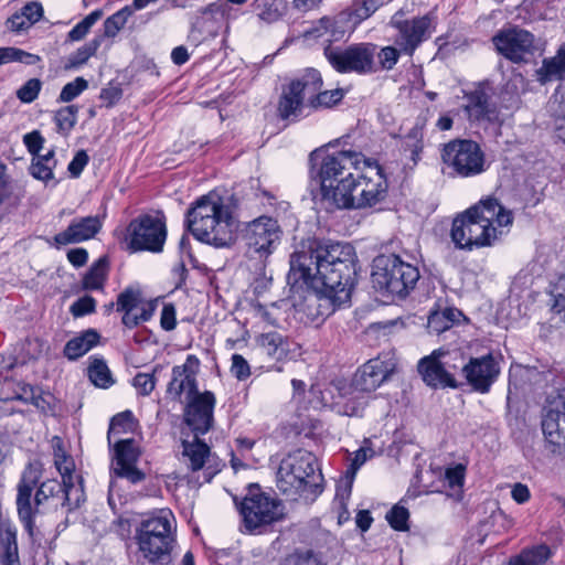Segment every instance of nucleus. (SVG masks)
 <instances>
[{"instance_id":"f257e3e1","label":"nucleus","mask_w":565,"mask_h":565,"mask_svg":"<svg viewBox=\"0 0 565 565\" xmlns=\"http://www.w3.org/2000/svg\"><path fill=\"white\" fill-rule=\"evenodd\" d=\"M41 477V462H29L17 484L18 518L31 540H34L38 532L35 525L38 514L57 512L58 510L68 514L79 509L86 501L83 477H77V483L57 479L40 481Z\"/></svg>"},{"instance_id":"f03ea898","label":"nucleus","mask_w":565,"mask_h":565,"mask_svg":"<svg viewBox=\"0 0 565 565\" xmlns=\"http://www.w3.org/2000/svg\"><path fill=\"white\" fill-rule=\"evenodd\" d=\"M512 221V213L497 198L487 196L454 218L451 242L456 248L469 252L491 246L497 238L494 224L507 226Z\"/></svg>"},{"instance_id":"7ed1b4c3","label":"nucleus","mask_w":565,"mask_h":565,"mask_svg":"<svg viewBox=\"0 0 565 565\" xmlns=\"http://www.w3.org/2000/svg\"><path fill=\"white\" fill-rule=\"evenodd\" d=\"M184 225L199 242L215 248L231 247L236 242L232 213L215 192H209L191 204Z\"/></svg>"},{"instance_id":"20e7f679","label":"nucleus","mask_w":565,"mask_h":565,"mask_svg":"<svg viewBox=\"0 0 565 565\" xmlns=\"http://www.w3.org/2000/svg\"><path fill=\"white\" fill-rule=\"evenodd\" d=\"M322 482L316 456L303 449L289 454L277 470V488L292 501H313L323 491Z\"/></svg>"},{"instance_id":"39448f33","label":"nucleus","mask_w":565,"mask_h":565,"mask_svg":"<svg viewBox=\"0 0 565 565\" xmlns=\"http://www.w3.org/2000/svg\"><path fill=\"white\" fill-rule=\"evenodd\" d=\"M332 143L315 149L309 154L311 185H317V194L312 191L313 199L319 196L328 207L337 209L340 204L339 192H332V184L335 177L347 174V170H355L359 162V153L351 150L329 152Z\"/></svg>"},{"instance_id":"423d86ee","label":"nucleus","mask_w":565,"mask_h":565,"mask_svg":"<svg viewBox=\"0 0 565 565\" xmlns=\"http://www.w3.org/2000/svg\"><path fill=\"white\" fill-rule=\"evenodd\" d=\"M356 256L355 248L349 243L308 238L290 255V279L294 285H298L299 281L306 284V279L311 277L312 267H320L319 263L333 265L347 258L354 259Z\"/></svg>"},{"instance_id":"0eeeda50","label":"nucleus","mask_w":565,"mask_h":565,"mask_svg":"<svg viewBox=\"0 0 565 565\" xmlns=\"http://www.w3.org/2000/svg\"><path fill=\"white\" fill-rule=\"evenodd\" d=\"M419 278L418 267L397 254H381L372 262L371 280L383 296L404 300L415 289Z\"/></svg>"},{"instance_id":"6e6552de","label":"nucleus","mask_w":565,"mask_h":565,"mask_svg":"<svg viewBox=\"0 0 565 565\" xmlns=\"http://www.w3.org/2000/svg\"><path fill=\"white\" fill-rule=\"evenodd\" d=\"M290 270L287 274V284L292 297H298L297 307L303 312L307 321L316 326L321 324L326 318L331 316L335 310L350 306L351 299L344 290L338 292L332 291L328 287L320 284H311L306 281L294 285L290 279Z\"/></svg>"},{"instance_id":"1a4fd4ad","label":"nucleus","mask_w":565,"mask_h":565,"mask_svg":"<svg viewBox=\"0 0 565 565\" xmlns=\"http://www.w3.org/2000/svg\"><path fill=\"white\" fill-rule=\"evenodd\" d=\"M239 513L246 531L250 534H262L285 516V507L276 497L262 490L259 484L250 483L247 492L239 503Z\"/></svg>"},{"instance_id":"9d476101","label":"nucleus","mask_w":565,"mask_h":565,"mask_svg":"<svg viewBox=\"0 0 565 565\" xmlns=\"http://www.w3.org/2000/svg\"><path fill=\"white\" fill-rule=\"evenodd\" d=\"M127 232V248L131 253H160L167 239L166 216L162 212L139 215L129 223Z\"/></svg>"},{"instance_id":"9b49d317","label":"nucleus","mask_w":565,"mask_h":565,"mask_svg":"<svg viewBox=\"0 0 565 565\" xmlns=\"http://www.w3.org/2000/svg\"><path fill=\"white\" fill-rule=\"evenodd\" d=\"M323 54L332 68L341 74L363 75L376 71L374 63L376 45L373 43H356L345 47L327 45Z\"/></svg>"},{"instance_id":"f8f14e48","label":"nucleus","mask_w":565,"mask_h":565,"mask_svg":"<svg viewBox=\"0 0 565 565\" xmlns=\"http://www.w3.org/2000/svg\"><path fill=\"white\" fill-rule=\"evenodd\" d=\"M441 158L461 178L475 177L484 171V154L473 140L462 139L446 143Z\"/></svg>"},{"instance_id":"ddd939ff","label":"nucleus","mask_w":565,"mask_h":565,"mask_svg":"<svg viewBox=\"0 0 565 565\" xmlns=\"http://www.w3.org/2000/svg\"><path fill=\"white\" fill-rule=\"evenodd\" d=\"M374 167L375 178H356L353 191L340 196V204L337 209L373 207L386 199L388 183L384 169L377 162L374 163Z\"/></svg>"},{"instance_id":"4468645a","label":"nucleus","mask_w":565,"mask_h":565,"mask_svg":"<svg viewBox=\"0 0 565 565\" xmlns=\"http://www.w3.org/2000/svg\"><path fill=\"white\" fill-rule=\"evenodd\" d=\"M491 41L495 51L514 64L529 63L537 52L535 35L518 25L499 30Z\"/></svg>"},{"instance_id":"2eb2a0df","label":"nucleus","mask_w":565,"mask_h":565,"mask_svg":"<svg viewBox=\"0 0 565 565\" xmlns=\"http://www.w3.org/2000/svg\"><path fill=\"white\" fill-rule=\"evenodd\" d=\"M315 81L310 78V67L281 86L277 113L282 120H298L305 106L309 107L310 93H313Z\"/></svg>"},{"instance_id":"dca6fc26","label":"nucleus","mask_w":565,"mask_h":565,"mask_svg":"<svg viewBox=\"0 0 565 565\" xmlns=\"http://www.w3.org/2000/svg\"><path fill=\"white\" fill-rule=\"evenodd\" d=\"M319 265L320 267H312L311 277L306 281L320 284L335 292L344 290L351 299L361 270L358 256L354 259L347 258L344 262L333 265H323V263H319Z\"/></svg>"},{"instance_id":"f3484780","label":"nucleus","mask_w":565,"mask_h":565,"mask_svg":"<svg viewBox=\"0 0 565 565\" xmlns=\"http://www.w3.org/2000/svg\"><path fill=\"white\" fill-rule=\"evenodd\" d=\"M243 237L249 252L267 258L280 244L282 230L276 218L262 215L246 224Z\"/></svg>"},{"instance_id":"a211bd4d","label":"nucleus","mask_w":565,"mask_h":565,"mask_svg":"<svg viewBox=\"0 0 565 565\" xmlns=\"http://www.w3.org/2000/svg\"><path fill=\"white\" fill-rule=\"evenodd\" d=\"M500 375V364L492 353L478 358H468L463 369V384L469 385L475 392L487 394Z\"/></svg>"},{"instance_id":"6ab92c4d","label":"nucleus","mask_w":565,"mask_h":565,"mask_svg":"<svg viewBox=\"0 0 565 565\" xmlns=\"http://www.w3.org/2000/svg\"><path fill=\"white\" fill-rule=\"evenodd\" d=\"M214 406L215 396L210 391L188 401L184 408V423L195 437L205 435L212 428Z\"/></svg>"},{"instance_id":"aec40b11","label":"nucleus","mask_w":565,"mask_h":565,"mask_svg":"<svg viewBox=\"0 0 565 565\" xmlns=\"http://www.w3.org/2000/svg\"><path fill=\"white\" fill-rule=\"evenodd\" d=\"M174 518L170 511L160 510L142 520L136 529L135 541L148 550L151 537L177 543L174 534Z\"/></svg>"},{"instance_id":"412c9836","label":"nucleus","mask_w":565,"mask_h":565,"mask_svg":"<svg viewBox=\"0 0 565 565\" xmlns=\"http://www.w3.org/2000/svg\"><path fill=\"white\" fill-rule=\"evenodd\" d=\"M403 13L396 12L391 24L398 31L395 43L405 54L412 55L416 47L424 41L425 34L430 25L428 15L415 18L413 20H402Z\"/></svg>"},{"instance_id":"4be33fe9","label":"nucleus","mask_w":565,"mask_h":565,"mask_svg":"<svg viewBox=\"0 0 565 565\" xmlns=\"http://www.w3.org/2000/svg\"><path fill=\"white\" fill-rule=\"evenodd\" d=\"M394 370L395 365L391 361L380 358L371 359L354 374L352 387L358 392H373L392 375Z\"/></svg>"},{"instance_id":"5701e85b","label":"nucleus","mask_w":565,"mask_h":565,"mask_svg":"<svg viewBox=\"0 0 565 565\" xmlns=\"http://www.w3.org/2000/svg\"><path fill=\"white\" fill-rule=\"evenodd\" d=\"M102 221L97 215L75 217L68 226L54 236L57 245L77 244L96 236L102 230Z\"/></svg>"},{"instance_id":"b1692460","label":"nucleus","mask_w":565,"mask_h":565,"mask_svg":"<svg viewBox=\"0 0 565 565\" xmlns=\"http://www.w3.org/2000/svg\"><path fill=\"white\" fill-rule=\"evenodd\" d=\"M418 372L423 377V381L431 387H451L458 388L463 385L462 382H458L457 379L448 374L444 367V364L439 358V354L434 351L430 355L425 356L418 362Z\"/></svg>"},{"instance_id":"393cba45","label":"nucleus","mask_w":565,"mask_h":565,"mask_svg":"<svg viewBox=\"0 0 565 565\" xmlns=\"http://www.w3.org/2000/svg\"><path fill=\"white\" fill-rule=\"evenodd\" d=\"M563 412L558 408L545 409L541 427L548 450L556 456L565 458V434L561 428Z\"/></svg>"},{"instance_id":"a878e982","label":"nucleus","mask_w":565,"mask_h":565,"mask_svg":"<svg viewBox=\"0 0 565 565\" xmlns=\"http://www.w3.org/2000/svg\"><path fill=\"white\" fill-rule=\"evenodd\" d=\"M466 111L470 120L495 122L499 119L497 105L491 102L490 96L482 86H478L466 94Z\"/></svg>"},{"instance_id":"bb28decb","label":"nucleus","mask_w":565,"mask_h":565,"mask_svg":"<svg viewBox=\"0 0 565 565\" xmlns=\"http://www.w3.org/2000/svg\"><path fill=\"white\" fill-rule=\"evenodd\" d=\"M138 545V565H169L172 562L173 542L151 537V545L148 550L141 544Z\"/></svg>"},{"instance_id":"cd10ccee","label":"nucleus","mask_w":565,"mask_h":565,"mask_svg":"<svg viewBox=\"0 0 565 565\" xmlns=\"http://www.w3.org/2000/svg\"><path fill=\"white\" fill-rule=\"evenodd\" d=\"M310 78L316 83L313 93H310L309 108L313 110L330 108L343 99L344 92L341 88L322 90L323 79L318 70L310 67Z\"/></svg>"},{"instance_id":"c85d7f7f","label":"nucleus","mask_w":565,"mask_h":565,"mask_svg":"<svg viewBox=\"0 0 565 565\" xmlns=\"http://www.w3.org/2000/svg\"><path fill=\"white\" fill-rule=\"evenodd\" d=\"M534 76L541 85L554 81L565 82V43L559 45L554 56L543 58Z\"/></svg>"},{"instance_id":"c756f323","label":"nucleus","mask_w":565,"mask_h":565,"mask_svg":"<svg viewBox=\"0 0 565 565\" xmlns=\"http://www.w3.org/2000/svg\"><path fill=\"white\" fill-rule=\"evenodd\" d=\"M0 565H21L18 530L10 522L0 523Z\"/></svg>"},{"instance_id":"7c9ffc66","label":"nucleus","mask_w":565,"mask_h":565,"mask_svg":"<svg viewBox=\"0 0 565 565\" xmlns=\"http://www.w3.org/2000/svg\"><path fill=\"white\" fill-rule=\"evenodd\" d=\"M100 334L96 329H87L68 340L63 349V354L70 361H76L89 350L98 345Z\"/></svg>"},{"instance_id":"2f4dec72","label":"nucleus","mask_w":565,"mask_h":565,"mask_svg":"<svg viewBox=\"0 0 565 565\" xmlns=\"http://www.w3.org/2000/svg\"><path fill=\"white\" fill-rule=\"evenodd\" d=\"M320 28L330 33L333 41H340L349 34L359 23H353V15L347 8L335 17H323L319 20Z\"/></svg>"},{"instance_id":"473e14b6","label":"nucleus","mask_w":565,"mask_h":565,"mask_svg":"<svg viewBox=\"0 0 565 565\" xmlns=\"http://www.w3.org/2000/svg\"><path fill=\"white\" fill-rule=\"evenodd\" d=\"M110 262L108 255L95 260L82 278L83 290H103L108 278Z\"/></svg>"},{"instance_id":"72a5a7b5","label":"nucleus","mask_w":565,"mask_h":565,"mask_svg":"<svg viewBox=\"0 0 565 565\" xmlns=\"http://www.w3.org/2000/svg\"><path fill=\"white\" fill-rule=\"evenodd\" d=\"M462 311L457 308L447 307L441 311H431L427 320V329L429 333L440 334L459 323Z\"/></svg>"},{"instance_id":"f704fd0d","label":"nucleus","mask_w":565,"mask_h":565,"mask_svg":"<svg viewBox=\"0 0 565 565\" xmlns=\"http://www.w3.org/2000/svg\"><path fill=\"white\" fill-rule=\"evenodd\" d=\"M250 7L258 19L268 24L280 20L287 10L285 0H254Z\"/></svg>"},{"instance_id":"c9c22d12","label":"nucleus","mask_w":565,"mask_h":565,"mask_svg":"<svg viewBox=\"0 0 565 565\" xmlns=\"http://www.w3.org/2000/svg\"><path fill=\"white\" fill-rule=\"evenodd\" d=\"M115 466L114 468H125L134 466L141 455L136 440L134 438L119 439L114 445Z\"/></svg>"},{"instance_id":"e433bc0d","label":"nucleus","mask_w":565,"mask_h":565,"mask_svg":"<svg viewBox=\"0 0 565 565\" xmlns=\"http://www.w3.org/2000/svg\"><path fill=\"white\" fill-rule=\"evenodd\" d=\"M200 360L190 354L186 356L185 363L182 365H175L172 367V379L168 384L167 394L173 401H180L182 393L185 391V385H183V375L189 371L190 367H199Z\"/></svg>"},{"instance_id":"4c0bfd02","label":"nucleus","mask_w":565,"mask_h":565,"mask_svg":"<svg viewBox=\"0 0 565 565\" xmlns=\"http://www.w3.org/2000/svg\"><path fill=\"white\" fill-rule=\"evenodd\" d=\"M424 148V122L417 120L409 131L402 138V149L409 151V159L416 166L420 160Z\"/></svg>"},{"instance_id":"58836bf2","label":"nucleus","mask_w":565,"mask_h":565,"mask_svg":"<svg viewBox=\"0 0 565 565\" xmlns=\"http://www.w3.org/2000/svg\"><path fill=\"white\" fill-rule=\"evenodd\" d=\"M55 151L51 149L45 154L34 156L29 168L30 174L38 180L49 182L54 179L53 169L56 167Z\"/></svg>"},{"instance_id":"ea45409f","label":"nucleus","mask_w":565,"mask_h":565,"mask_svg":"<svg viewBox=\"0 0 565 565\" xmlns=\"http://www.w3.org/2000/svg\"><path fill=\"white\" fill-rule=\"evenodd\" d=\"M550 556V547L546 544H540L525 548L519 555L511 557L509 565H543Z\"/></svg>"},{"instance_id":"a19ab883","label":"nucleus","mask_w":565,"mask_h":565,"mask_svg":"<svg viewBox=\"0 0 565 565\" xmlns=\"http://www.w3.org/2000/svg\"><path fill=\"white\" fill-rule=\"evenodd\" d=\"M183 455L190 459V468L193 472L204 468L205 459L210 455V447L199 437L193 443L183 441Z\"/></svg>"},{"instance_id":"79ce46f5","label":"nucleus","mask_w":565,"mask_h":565,"mask_svg":"<svg viewBox=\"0 0 565 565\" xmlns=\"http://www.w3.org/2000/svg\"><path fill=\"white\" fill-rule=\"evenodd\" d=\"M87 375L90 382L100 388H108L115 383L111 372L103 358H92Z\"/></svg>"},{"instance_id":"37998d69","label":"nucleus","mask_w":565,"mask_h":565,"mask_svg":"<svg viewBox=\"0 0 565 565\" xmlns=\"http://www.w3.org/2000/svg\"><path fill=\"white\" fill-rule=\"evenodd\" d=\"M54 466L61 475L62 481L77 483L78 476L74 475L75 462L73 458L65 452L60 439L58 444L54 447Z\"/></svg>"},{"instance_id":"c03bdc74","label":"nucleus","mask_w":565,"mask_h":565,"mask_svg":"<svg viewBox=\"0 0 565 565\" xmlns=\"http://www.w3.org/2000/svg\"><path fill=\"white\" fill-rule=\"evenodd\" d=\"M258 343L267 355L276 360H280L286 355L287 348L285 338L277 331L263 333L259 337Z\"/></svg>"},{"instance_id":"a18cd8bd","label":"nucleus","mask_w":565,"mask_h":565,"mask_svg":"<svg viewBox=\"0 0 565 565\" xmlns=\"http://www.w3.org/2000/svg\"><path fill=\"white\" fill-rule=\"evenodd\" d=\"M202 19L204 21H213L220 25L228 22L230 19L235 18L233 8L226 4V1L216 0L201 10Z\"/></svg>"},{"instance_id":"49530a36","label":"nucleus","mask_w":565,"mask_h":565,"mask_svg":"<svg viewBox=\"0 0 565 565\" xmlns=\"http://www.w3.org/2000/svg\"><path fill=\"white\" fill-rule=\"evenodd\" d=\"M281 565H327V562L320 552L311 548H296L284 557Z\"/></svg>"},{"instance_id":"de8ad7c7","label":"nucleus","mask_w":565,"mask_h":565,"mask_svg":"<svg viewBox=\"0 0 565 565\" xmlns=\"http://www.w3.org/2000/svg\"><path fill=\"white\" fill-rule=\"evenodd\" d=\"M390 1L391 0H355L348 9L353 15V23L360 24Z\"/></svg>"},{"instance_id":"09e8293b","label":"nucleus","mask_w":565,"mask_h":565,"mask_svg":"<svg viewBox=\"0 0 565 565\" xmlns=\"http://www.w3.org/2000/svg\"><path fill=\"white\" fill-rule=\"evenodd\" d=\"M104 41V35H95L90 41L85 43L83 46L78 47L71 56L68 57L70 68L78 67L85 64L89 57L94 56L102 45Z\"/></svg>"},{"instance_id":"8fccbe9b","label":"nucleus","mask_w":565,"mask_h":565,"mask_svg":"<svg viewBox=\"0 0 565 565\" xmlns=\"http://www.w3.org/2000/svg\"><path fill=\"white\" fill-rule=\"evenodd\" d=\"M437 352L446 372L455 379L457 374L463 379V369H466L468 362L465 353L460 350H455L452 352H443L441 350H437Z\"/></svg>"},{"instance_id":"3c124183","label":"nucleus","mask_w":565,"mask_h":565,"mask_svg":"<svg viewBox=\"0 0 565 565\" xmlns=\"http://www.w3.org/2000/svg\"><path fill=\"white\" fill-rule=\"evenodd\" d=\"M130 15L131 9L125 6L108 17L103 23L104 33L102 35H104V39L116 36L117 33L125 26Z\"/></svg>"},{"instance_id":"603ef678","label":"nucleus","mask_w":565,"mask_h":565,"mask_svg":"<svg viewBox=\"0 0 565 565\" xmlns=\"http://www.w3.org/2000/svg\"><path fill=\"white\" fill-rule=\"evenodd\" d=\"M78 106L68 105L58 109L55 114V122L58 132L67 136L77 121Z\"/></svg>"},{"instance_id":"864d4df0","label":"nucleus","mask_w":565,"mask_h":565,"mask_svg":"<svg viewBox=\"0 0 565 565\" xmlns=\"http://www.w3.org/2000/svg\"><path fill=\"white\" fill-rule=\"evenodd\" d=\"M141 301V291L132 287H127L117 296L116 310L122 313L132 312Z\"/></svg>"},{"instance_id":"5fc2aeb1","label":"nucleus","mask_w":565,"mask_h":565,"mask_svg":"<svg viewBox=\"0 0 565 565\" xmlns=\"http://www.w3.org/2000/svg\"><path fill=\"white\" fill-rule=\"evenodd\" d=\"M103 17V11L97 9L87 14L67 34L70 41L83 40L90 28Z\"/></svg>"},{"instance_id":"6e6d98bb","label":"nucleus","mask_w":565,"mask_h":565,"mask_svg":"<svg viewBox=\"0 0 565 565\" xmlns=\"http://www.w3.org/2000/svg\"><path fill=\"white\" fill-rule=\"evenodd\" d=\"M386 521L391 525V527L398 532L408 531V520L409 512L408 510L399 504H395L385 516Z\"/></svg>"},{"instance_id":"4d7b16f0","label":"nucleus","mask_w":565,"mask_h":565,"mask_svg":"<svg viewBox=\"0 0 565 565\" xmlns=\"http://www.w3.org/2000/svg\"><path fill=\"white\" fill-rule=\"evenodd\" d=\"M134 423V414L131 411L127 409L121 413L116 414L109 423V428L107 433V439L109 446H111V436L114 434L127 433L129 426Z\"/></svg>"},{"instance_id":"13d9d810","label":"nucleus","mask_w":565,"mask_h":565,"mask_svg":"<svg viewBox=\"0 0 565 565\" xmlns=\"http://www.w3.org/2000/svg\"><path fill=\"white\" fill-rule=\"evenodd\" d=\"M88 87V82L84 77H76L74 81L67 83L62 88L58 102L70 103L79 96Z\"/></svg>"},{"instance_id":"bf43d9fd","label":"nucleus","mask_w":565,"mask_h":565,"mask_svg":"<svg viewBox=\"0 0 565 565\" xmlns=\"http://www.w3.org/2000/svg\"><path fill=\"white\" fill-rule=\"evenodd\" d=\"M41 87L42 82L39 78H30L17 90V97L22 103L30 104L38 98Z\"/></svg>"},{"instance_id":"052dcab7","label":"nucleus","mask_w":565,"mask_h":565,"mask_svg":"<svg viewBox=\"0 0 565 565\" xmlns=\"http://www.w3.org/2000/svg\"><path fill=\"white\" fill-rule=\"evenodd\" d=\"M95 311L96 300L89 295L78 298L70 307V312L74 318L85 317L94 313Z\"/></svg>"},{"instance_id":"680f3d73","label":"nucleus","mask_w":565,"mask_h":565,"mask_svg":"<svg viewBox=\"0 0 565 565\" xmlns=\"http://www.w3.org/2000/svg\"><path fill=\"white\" fill-rule=\"evenodd\" d=\"M466 467L458 463L454 467H449L444 472V482L450 489H461L465 482Z\"/></svg>"},{"instance_id":"e2e57ef3","label":"nucleus","mask_w":565,"mask_h":565,"mask_svg":"<svg viewBox=\"0 0 565 565\" xmlns=\"http://www.w3.org/2000/svg\"><path fill=\"white\" fill-rule=\"evenodd\" d=\"M122 93L120 84L110 82L106 87L102 88L99 98L107 108H111L121 99Z\"/></svg>"},{"instance_id":"0e129e2a","label":"nucleus","mask_w":565,"mask_h":565,"mask_svg":"<svg viewBox=\"0 0 565 565\" xmlns=\"http://www.w3.org/2000/svg\"><path fill=\"white\" fill-rule=\"evenodd\" d=\"M132 385L140 395L148 396L156 386L154 375L149 373H137L132 380Z\"/></svg>"},{"instance_id":"69168bd1","label":"nucleus","mask_w":565,"mask_h":565,"mask_svg":"<svg viewBox=\"0 0 565 565\" xmlns=\"http://www.w3.org/2000/svg\"><path fill=\"white\" fill-rule=\"evenodd\" d=\"M231 373L238 381H245L250 376V366L243 355L237 353L232 355Z\"/></svg>"},{"instance_id":"338daca9","label":"nucleus","mask_w":565,"mask_h":565,"mask_svg":"<svg viewBox=\"0 0 565 565\" xmlns=\"http://www.w3.org/2000/svg\"><path fill=\"white\" fill-rule=\"evenodd\" d=\"M113 473L118 478L127 479L132 484H137L146 479V473L138 469L136 465L125 468H113Z\"/></svg>"},{"instance_id":"774afa93","label":"nucleus","mask_w":565,"mask_h":565,"mask_svg":"<svg viewBox=\"0 0 565 565\" xmlns=\"http://www.w3.org/2000/svg\"><path fill=\"white\" fill-rule=\"evenodd\" d=\"M377 57L383 70H392L399 57V51L394 46H385L379 53Z\"/></svg>"}]
</instances>
